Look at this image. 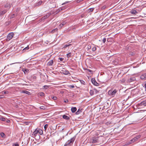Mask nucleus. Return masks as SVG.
I'll return each mask as SVG.
<instances>
[{
	"label": "nucleus",
	"mask_w": 146,
	"mask_h": 146,
	"mask_svg": "<svg viewBox=\"0 0 146 146\" xmlns=\"http://www.w3.org/2000/svg\"><path fill=\"white\" fill-rule=\"evenodd\" d=\"M96 50V46H93L92 48V50L93 51H95Z\"/></svg>",
	"instance_id": "nucleus-32"
},
{
	"label": "nucleus",
	"mask_w": 146,
	"mask_h": 146,
	"mask_svg": "<svg viewBox=\"0 0 146 146\" xmlns=\"http://www.w3.org/2000/svg\"><path fill=\"white\" fill-rule=\"evenodd\" d=\"M144 87L145 88V90H146V83L144 84Z\"/></svg>",
	"instance_id": "nucleus-54"
},
{
	"label": "nucleus",
	"mask_w": 146,
	"mask_h": 146,
	"mask_svg": "<svg viewBox=\"0 0 146 146\" xmlns=\"http://www.w3.org/2000/svg\"><path fill=\"white\" fill-rule=\"evenodd\" d=\"M48 88V86H44V89H46Z\"/></svg>",
	"instance_id": "nucleus-42"
},
{
	"label": "nucleus",
	"mask_w": 146,
	"mask_h": 146,
	"mask_svg": "<svg viewBox=\"0 0 146 146\" xmlns=\"http://www.w3.org/2000/svg\"><path fill=\"white\" fill-rule=\"evenodd\" d=\"M14 35V34L13 33H11L9 34L7 36V41L10 40L12 38Z\"/></svg>",
	"instance_id": "nucleus-4"
},
{
	"label": "nucleus",
	"mask_w": 146,
	"mask_h": 146,
	"mask_svg": "<svg viewBox=\"0 0 146 146\" xmlns=\"http://www.w3.org/2000/svg\"><path fill=\"white\" fill-rule=\"evenodd\" d=\"M106 6H103V7H102V9H105V8H106Z\"/></svg>",
	"instance_id": "nucleus-55"
},
{
	"label": "nucleus",
	"mask_w": 146,
	"mask_h": 146,
	"mask_svg": "<svg viewBox=\"0 0 146 146\" xmlns=\"http://www.w3.org/2000/svg\"><path fill=\"white\" fill-rule=\"evenodd\" d=\"M4 7L5 8L9 9L10 8L11 6L10 4L7 3L5 5Z\"/></svg>",
	"instance_id": "nucleus-18"
},
{
	"label": "nucleus",
	"mask_w": 146,
	"mask_h": 146,
	"mask_svg": "<svg viewBox=\"0 0 146 146\" xmlns=\"http://www.w3.org/2000/svg\"><path fill=\"white\" fill-rule=\"evenodd\" d=\"M59 59L61 61H62L64 60V58H59Z\"/></svg>",
	"instance_id": "nucleus-45"
},
{
	"label": "nucleus",
	"mask_w": 146,
	"mask_h": 146,
	"mask_svg": "<svg viewBox=\"0 0 146 146\" xmlns=\"http://www.w3.org/2000/svg\"><path fill=\"white\" fill-rule=\"evenodd\" d=\"M130 13H131L134 15H136L138 13L134 9H132L130 11Z\"/></svg>",
	"instance_id": "nucleus-12"
},
{
	"label": "nucleus",
	"mask_w": 146,
	"mask_h": 146,
	"mask_svg": "<svg viewBox=\"0 0 146 146\" xmlns=\"http://www.w3.org/2000/svg\"><path fill=\"white\" fill-rule=\"evenodd\" d=\"M71 54L70 52L69 53L67 54V56L68 58H69L71 57Z\"/></svg>",
	"instance_id": "nucleus-30"
},
{
	"label": "nucleus",
	"mask_w": 146,
	"mask_h": 146,
	"mask_svg": "<svg viewBox=\"0 0 146 146\" xmlns=\"http://www.w3.org/2000/svg\"><path fill=\"white\" fill-rule=\"evenodd\" d=\"M102 136L98 137H95L91 141L93 143H96L98 144H100L103 142Z\"/></svg>",
	"instance_id": "nucleus-1"
},
{
	"label": "nucleus",
	"mask_w": 146,
	"mask_h": 146,
	"mask_svg": "<svg viewBox=\"0 0 146 146\" xmlns=\"http://www.w3.org/2000/svg\"><path fill=\"white\" fill-rule=\"evenodd\" d=\"M8 24H6V25H9V24H10V22H8Z\"/></svg>",
	"instance_id": "nucleus-56"
},
{
	"label": "nucleus",
	"mask_w": 146,
	"mask_h": 146,
	"mask_svg": "<svg viewBox=\"0 0 146 146\" xmlns=\"http://www.w3.org/2000/svg\"><path fill=\"white\" fill-rule=\"evenodd\" d=\"M87 70L88 71V72H92V70H90L89 69H87Z\"/></svg>",
	"instance_id": "nucleus-51"
},
{
	"label": "nucleus",
	"mask_w": 146,
	"mask_h": 146,
	"mask_svg": "<svg viewBox=\"0 0 146 146\" xmlns=\"http://www.w3.org/2000/svg\"><path fill=\"white\" fill-rule=\"evenodd\" d=\"M106 40V39L105 38H104L103 39V42L104 43H105Z\"/></svg>",
	"instance_id": "nucleus-44"
},
{
	"label": "nucleus",
	"mask_w": 146,
	"mask_h": 146,
	"mask_svg": "<svg viewBox=\"0 0 146 146\" xmlns=\"http://www.w3.org/2000/svg\"><path fill=\"white\" fill-rule=\"evenodd\" d=\"M75 139V137H73L72 138H71L70 140H69L67 142L69 144H70V145L71 144H72L73 142H74V141Z\"/></svg>",
	"instance_id": "nucleus-8"
},
{
	"label": "nucleus",
	"mask_w": 146,
	"mask_h": 146,
	"mask_svg": "<svg viewBox=\"0 0 146 146\" xmlns=\"http://www.w3.org/2000/svg\"><path fill=\"white\" fill-rule=\"evenodd\" d=\"M70 145L68 143H66V144L64 146H68V145Z\"/></svg>",
	"instance_id": "nucleus-53"
},
{
	"label": "nucleus",
	"mask_w": 146,
	"mask_h": 146,
	"mask_svg": "<svg viewBox=\"0 0 146 146\" xmlns=\"http://www.w3.org/2000/svg\"><path fill=\"white\" fill-rule=\"evenodd\" d=\"M94 9L93 8H90L89 9V10L90 11L89 12H90L94 10Z\"/></svg>",
	"instance_id": "nucleus-39"
},
{
	"label": "nucleus",
	"mask_w": 146,
	"mask_h": 146,
	"mask_svg": "<svg viewBox=\"0 0 146 146\" xmlns=\"http://www.w3.org/2000/svg\"><path fill=\"white\" fill-rule=\"evenodd\" d=\"M5 125H8L7 124H5Z\"/></svg>",
	"instance_id": "nucleus-59"
},
{
	"label": "nucleus",
	"mask_w": 146,
	"mask_h": 146,
	"mask_svg": "<svg viewBox=\"0 0 146 146\" xmlns=\"http://www.w3.org/2000/svg\"><path fill=\"white\" fill-rule=\"evenodd\" d=\"M134 53L132 52H130L129 53V54L130 55L133 56L134 55Z\"/></svg>",
	"instance_id": "nucleus-33"
},
{
	"label": "nucleus",
	"mask_w": 146,
	"mask_h": 146,
	"mask_svg": "<svg viewBox=\"0 0 146 146\" xmlns=\"http://www.w3.org/2000/svg\"><path fill=\"white\" fill-rule=\"evenodd\" d=\"M1 136L3 138H5V137L6 135L5 133L3 132H2L1 133Z\"/></svg>",
	"instance_id": "nucleus-28"
},
{
	"label": "nucleus",
	"mask_w": 146,
	"mask_h": 146,
	"mask_svg": "<svg viewBox=\"0 0 146 146\" xmlns=\"http://www.w3.org/2000/svg\"><path fill=\"white\" fill-rule=\"evenodd\" d=\"M5 121L6 123H8L10 122V120L6 118V120Z\"/></svg>",
	"instance_id": "nucleus-41"
},
{
	"label": "nucleus",
	"mask_w": 146,
	"mask_h": 146,
	"mask_svg": "<svg viewBox=\"0 0 146 146\" xmlns=\"http://www.w3.org/2000/svg\"><path fill=\"white\" fill-rule=\"evenodd\" d=\"M48 125L47 124H46L44 125V130L45 131H46V130L47 129V128L48 127Z\"/></svg>",
	"instance_id": "nucleus-31"
},
{
	"label": "nucleus",
	"mask_w": 146,
	"mask_h": 146,
	"mask_svg": "<svg viewBox=\"0 0 146 146\" xmlns=\"http://www.w3.org/2000/svg\"><path fill=\"white\" fill-rule=\"evenodd\" d=\"M94 90H90V93L91 96H92L94 94Z\"/></svg>",
	"instance_id": "nucleus-23"
},
{
	"label": "nucleus",
	"mask_w": 146,
	"mask_h": 146,
	"mask_svg": "<svg viewBox=\"0 0 146 146\" xmlns=\"http://www.w3.org/2000/svg\"><path fill=\"white\" fill-rule=\"evenodd\" d=\"M6 118L2 117L0 118V120L3 121H5L6 120Z\"/></svg>",
	"instance_id": "nucleus-29"
},
{
	"label": "nucleus",
	"mask_w": 146,
	"mask_h": 146,
	"mask_svg": "<svg viewBox=\"0 0 146 146\" xmlns=\"http://www.w3.org/2000/svg\"><path fill=\"white\" fill-rule=\"evenodd\" d=\"M58 31V29L57 28H56L53 30H52L51 32V33H54L55 32H57Z\"/></svg>",
	"instance_id": "nucleus-26"
},
{
	"label": "nucleus",
	"mask_w": 146,
	"mask_h": 146,
	"mask_svg": "<svg viewBox=\"0 0 146 146\" xmlns=\"http://www.w3.org/2000/svg\"><path fill=\"white\" fill-rule=\"evenodd\" d=\"M10 64V65H11L12 64Z\"/></svg>",
	"instance_id": "nucleus-60"
},
{
	"label": "nucleus",
	"mask_w": 146,
	"mask_h": 146,
	"mask_svg": "<svg viewBox=\"0 0 146 146\" xmlns=\"http://www.w3.org/2000/svg\"><path fill=\"white\" fill-rule=\"evenodd\" d=\"M80 82H81V83L82 84H83L84 85L85 83V82L82 80H80Z\"/></svg>",
	"instance_id": "nucleus-38"
},
{
	"label": "nucleus",
	"mask_w": 146,
	"mask_h": 146,
	"mask_svg": "<svg viewBox=\"0 0 146 146\" xmlns=\"http://www.w3.org/2000/svg\"><path fill=\"white\" fill-rule=\"evenodd\" d=\"M84 0H77V2L78 3H79L83 1Z\"/></svg>",
	"instance_id": "nucleus-47"
},
{
	"label": "nucleus",
	"mask_w": 146,
	"mask_h": 146,
	"mask_svg": "<svg viewBox=\"0 0 146 146\" xmlns=\"http://www.w3.org/2000/svg\"><path fill=\"white\" fill-rule=\"evenodd\" d=\"M68 87L70 88H73L75 87L73 85H70L68 86Z\"/></svg>",
	"instance_id": "nucleus-35"
},
{
	"label": "nucleus",
	"mask_w": 146,
	"mask_h": 146,
	"mask_svg": "<svg viewBox=\"0 0 146 146\" xmlns=\"http://www.w3.org/2000/svg\"><path fill=\"white\" fill-rule=\"evenodd\" d=\"M71 111L72 113H74L77 110L76 107H72L71 109Z\"/></svg>",
	"instance_id": "nucleus-19"
},
{
	"label": "nucleus",
	"mask_w": 146,
	"mask_h": 146,
	"mask_svg": "<svg viewBox=\"0 0 146 146\" xmlns=\"http://www.w3.org/2000/svg\"><path fill=\"white\" fill-rule=\"evenodd\" d=\"M60 72L65 75H68L70 74L69 71L63 68H62V69L61 70Z\"/></svg>",
	"instance_id": "nucleus-5"
},
{
	"label": "nucleus",
	"mask_w": 146,
	"mask_h": 146,
	"mask_svg": "<svg viewBox=\"0 0 146 146\" xmlns=\"http://www.w3.org/2000/svg\"><path fill=\"white\" fill-rule=\"evenodd\" d=\"M22 92L23 93L26 94L28 95L30 94V93L29 92L27 91H23Z\"/></svg>",
	"instance_id": "nucleus-24"
},
{
	"label": "nucleus",
	"mask_w": 146,
	"mask_h": 146,
	"mask_svg": "<svg viewBox=\"0 0 146 146\" xmlns=\"http://www.w3.org/2000/svg\"><path fill=\"white\" fill-rule=\"evenodd\" d=\"M38 133V128L36 129L35 131L33 132L32 135V136H34V137H35L36 136L37 134Z\"/></svg>",
	"instance_id": "nucleus-11"
},
{
	"label": "nucleus",
	"mask_w": 146,
	"mask_h": 146,
	"mask_svg": "<svg viewBox=\"0 0 146 146\" xmlns=\"http://www.w3.org/2000/svg\"><path fill=\"white\" fill-rule=\"evenodd\" d=\"M38 94L41 96H45L44 93L43 92L39 93Z\"/></svg>",
	"instance_id": "nucleus-25"
},
{
	"label": "nucleus",
	"mask_w": 146,
	"mask_h": 146,
	"mask_svg": "<svg viewBox=\"0 0 146 146\" xmlns=\"http://www.w3.org/2000/svg\"><path fill=\"white\" fill-rule=\"evenodd\" d=\"M140 78L141 79L145 80L146 79V73H144L141 76Z\"/></svg>",
	"instance_id": "nucleus-13"
},
{
	"label": "nucleus",
	"mask_w": 146,
	"mask_h": 146,
	"mask_svg": "<svg viewBox=\"0 0 146 146\" xmlns=\"http://www.w3.org/2000/svg\"><path fill=\"white\" fill-rule=\"evenodd\" d=\"M57 97L56 96H54V97H53V98H52V99L54 100H56L57 99Z\"/></svg>",
	"instance_id": "nucleus-48"
},
{
	"label": "nucleus",
	"mask_w": 146,
	"mask_h": 146,
	"mask_svg": "<svg viewBox=\"0 0 146 146\" xmlns=\"http://www.w3.org/2000/svg\"><path fill=\"white\" fill-rule=\"evenodd\" d=\"M8 93H9V92H8V91H3L1 92L0 93V94H8Z\"/></svg>",
	"instance_id": "nucleus-22"
},
{
	"label": "nucleus",
	"mask_w": 146,
	"mask_h": 146,
	"mask_svg": "<svg viewBox=\"0 0 146 146\" xmlns=\"http://www.w3.org/2000/svg\"><path fill=\"white\" fill-rule=\"evenodd\" d=\"M66 24L65 22H63L61 23L59 26L58 27L60 29H61L62 27Z\"/></svg>",
	"instance_id": "nucleus-16"
},
{
	"label": "nucleus",
	"mask_w": 146,
	"mask_h": 146,
	"mask_svg": "<svg viewBox=\"0 0 146 146\" xmlns=\"http://www.w3.org/2000/svg\"><path fill=\"white\" fill-rule=\"evenodd\" d=\"M65 4V3H63L62 4V5H64V4Z\"/></svg>",
	"instance_id": "nucleus-57"
},
{
	"label": "nucleus",
	"mask_w": 146,
	"mask_h": 146,
	"mask_svg": "<svg viewBox=\"0 0 146 146\" xmlns=\"http://www.w3.org/2000/svg\"><path fill=\"white\" fill-rule=\"evenodd\" d=\"M53 63V60H51L48 62L47 65L49 66H52Z\"/></svg>",
	"instance_id": "nucleus-15"
},
{
	"label": "nucleus",
	"mask_w": 146,
	"mask_h": 146,
	"mask_svg": "<svg viewBox=\"0 0 146 146\" xmlns=\"http://www.w3.org/2000/svg\"><path fill=\"white\" fill-rule=\"evenodd\" d=\"M82 111L80 109H79L77 111L76 113V115H78L81 113L82 112Z\"/></svg>",
	"instance_id": "nucleus-27"
},
{
	"label": "nucleus",
	"mask_w": 146,
	"mask_h": 146,
	"mask_svg": "<svg viewBox=\"0 0 146 146\" xmlns=\"http://www.w3.org/2000/svg\"><path fill=\"white\" fill-rule=\"evenodd\" d=\"M4 98V97L3 95L0 96V98Z\"/></svg>",
	"instance_id": "nucleus-50"
},
{
	"label": "nucleus",
	"mask_w": 146,
	"mask_h": 146,
	"mask_svg": "<svg viewBox=\"0 0 146 146\" xmlns=\"http://www.w3.org/2000/svg\"><path fill=\"white\" fill-rule=\"evenodd\" d=\"M141 137V135H138L136 137H134L133 139H131L130 142H129V143L128 144V145L132 143V142H134L135 141H137V140L139 139Z\"/></svg>",
	"instance_id": "nucleus-3"
},
{
	"label": "nucleus",
	"mask_w": 146,
	"mask_h": 146,
	"mask_svg": "<svg viewBox=\"0 0 146 146\" xmlns=\"http://www.w3.org/2000/svg\"><path fill=\"white\" fill-rule=\"evenodd\" d=\"M29 46H27V47H25V48L23 49V51H25V50H28L29 49Z\"/></svg>",
	"instance_id": "nucleus-37"
},
{
	"label": "nucleus",
	"mask_w": 146,
	"mask_h": 146,
	"mask_svg": "<svg viewBox=\"0 0 146 146\" xmlns=\"http://www.w3.org/2000/svg\"><path fill=\"white\" fill-rule=\"evenodd\" d=\"M38 133L40 135H42L43 134V132L42 130L38 128Z\"/></svg>",
	"instance_id": "nucleus-20"
},
{
	"label": "nucleus",
	"mask_w": 146,
	"mask_h": 146,
	"mask_svg": "<svg viewBox=\"0 0 146 146\" xmlns=\"http://www.w3.org/2000/svg\"><path fill=\"white\" fill-rule=\"evenodd\" d=\"M139 106L142 107L146 106V100L138 104Z\"/></svg>",
	"instance_id": "nucleus-7"
},
{
	"label": "nucleus",
	"mask_w": 146,
	"mask_h": 146,
	"mask_svg": "<svg viewBox=\"0 0 146 146\" xmlns=\"http://www.w3.org/2000/svg\"><path fill=\"white\" fill-rule=\"evenodd\" d=\"M68 102V100L66 99L64 101V102L65 103H67Z\"/></svg>",
	"instance_id": "nucleus-52"
},
{
	"label": "nucleus",
	"mask_w": 146,
	"mask_h": 146,
	"mask_svg": "<svg viewBox=\"0 0 146 146\" xmlns=\"http://www.w3.org/2000/svg\"><path fill=\"white\" fill-rule=\"evenodd\" d=\"M108 39H109V38H108V39H107V41H108Z\"/></svg>",
	"instance_id": "nucleus-58"
},
{
	"label": "nucleus",
	"mask_w": 146,
	"mask_h": 146,
	"mask_svg": "<svg viewBox=\"0 0 146 146\" xmlns=\"http://www.w3.org/2000/svg\"><path fill=\"white\" fill-rule=\"evenodd\" d=\"M40 108L41 109H45V107L44 106H41L40 107Z\"/></svg>",
	"instance_id": "nucleus-43"
},
{
	"label": "nucleus",
	"mask_w": 146,
	"mask_h": 146,
	"mask_svg": "<svg viewBox=\"0 0 146 146\" xmlns=\"http://www.w3.org/2000/svg\"><path fill=\"white\" fill-rule=\"evenodd\" d=\"M136 79L135 77H133L129 78L127 80V81L128 82H131L134 81Z\"/></svg>",
	"instance_id": "nucleus-10"
},
{
	"label": "nucleus",
	"mask_w": 146,
	"mask_h": 146,
	"mask_svg": "<svg viewBox=\"0 0 146 146\" xmlns=\"http://www.w3.org/2000/svg\"><path fill=\"white\" fill-rule=\"evenodd\" d=\"M7 12V10H4L2 11H0V15L1 17L2 16Z\"/></svg>",
	"instance_id": "nucleus-14"
},
{
	"label": "nucleus",
	"mask_w": 146,
	"mask_h": 146,
	"mask_svg": "<svg viewBox=\"0 0 146 146\" xmlns=\"http://www.w3.org/2000/svg\"><path fill=\"white\" fill-rule=\"evenodd\" d=\"M92 83L95 86H98L99 84L96 82L95 78H92L91 79Z\"/></svg>",
	"instance_id": "nucleus-9"
},
{
	"label": "nucleus",
	"mask_w": 146,
	"mask_h": 146,
	"mask_svg": "<svg viewBox=\"0 0 146 146\" xmlns=\"http://www.w3.org/2000/svg\"><path fill=\"white\" fill-rule=\"evenodd\" d=\"M42 1H38V2L36 3V6H39L42 3Z\"/></svg>",
	"instance_id": "nucleus-21"
},
{
	"label": "nucleus",
	"mask_w": 146,
	"mask_h": 146,
	"mask_svg": "<svg viewBox=\"0 0 146 146\" xmlns=\"http://www.w3.org/2000/svg\"><path fill=\"white\" fill-rule=\"evenodd\" d=\"M62 117L64 119H65L67 120H68L70 119L69 117L65 115H63Z\"/></svg>",
	"instance_id": "nucleus-17"
},
{
	"label": "nucleus",
	"mask_w": 146,
	"mask_h": 146,
	"mask_svg": "<svg viewBox=\"0 0 146 146\" xmlns=\"http://www.w3.org/2000/svg\"><path fill=\"white\" fill-rule=\"evenodd\" d=\"M29 70L26 69H24L23 70V71L25 73V72H27Z\"/></svg>",
	"instance_id": "nucleus-34"
},
{
	"label": "nucleus",
	"mask_w": 146,
	"mask_h": 146,
	"mask_svg": "<svg viewBox=\"0 0 146 146\" xmlns=\"http://www.w3.org/2000/svg\"><path fill=\"white\" fill-rule=\"evenodd\" d=\"M71 45V44H66L65 46H64V47H68V46H70Z\"/></svg>",
	"instance_id": "nucleus-46"
},
{
	"label": "nucleus",
	"mask_w": 146,
	"mask_h": 146,
	"mask_svg": "<svg viewBox=\"0 0 146 146\" xmlns=\"http://www.w3.org/2000/svg\"><path fill=\"white\" fill-rule=\"evenodd\" d=\"M13 146H19V145L18 144L15 143L13 145Z\"/></svg>",
	"instance_id": "nucleus-49"
},
{
	"label": "nucleus",
	"mask_w": 146,
	"mask_h": 146,
	"mask_svg": "<svg viewBox=\"0 0 146 146\" xmlns=\"http://www.w3.org/2000/svg\"><path fill=\"white\" fill-rule=\"evenodd\" d=\"M94 92H95L96 94H97L98 92V91L96 89H94Z\"/></svg>",
	"instance_id": "nucleus-40"
},
{
	"label": "nucleus",
	"mask_w": 146,
	"mask_h": 146,
	"mask_svg": "<svg viewBox=\"0 0 146 146\" xmlns=\"http://www.w3.org/2000/svg\"><path fill=\"white\" fill-rule=\"evenodd\" d=\"M51 15L50 13H48L46 14L44 17H42L41 19V21H44L45 19Z\"/></svg>",
	"instance_id": "nucleus-6"
},
{
	"label": "nucleus",
	"mask_w": 146,
	"mask_h": 146,
	"mask_svg": "<svg viewBox=\"0 0 146 146\" xmlns=\"http://www.w3.org/2000/svg\"><path fill=\"white\" fill-rule=\"evenodd\" d=\"M91 48H92V46H91V45H88L87 46V48L88 50H89V49H91Z\"/></svg>",
	"instance_id": "nucleus-36"
},
{
	"label": "nucleus",
	"mask_w": 146,
	"mask_h": 146,
	"mask_svg": "<svg viewBox=\"0 0 146 146\" xmlns=\"http://www.w3.org/2000/svg\"><path fill=\"white\" fill-rule=\"evenodd\" d=\"M117 92V91L116 89H115L113 90H109L108 92V94L110 96L113 97Z\"/></svg>",
	"instance_id": "nucleus-2"
}]
</instances>
